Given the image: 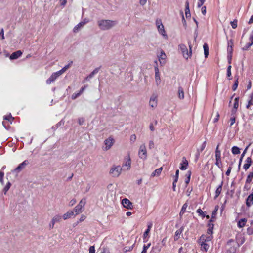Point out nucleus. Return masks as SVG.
Masks as SVG:
<instances>
[{"label":"nucleus","mask_w":253,"mask_h":253,"mask_svg":"<svg viewBox=\"0 0 253 253\" xmlns=\"http://www.w3.org/2000/svg\"><path fill=\"white\" fill-rule=\"evenodd\" d=\"M205 0H199V2H198V7H200L205 2Z\"/></svg>","instance_id":"57"},{"label":"nucleus","mask_w":253,"mask_h":253,"mask_svg":"<svg viewBox=\"0 0 253 253\" xmlns=\"http://www.w3.org/2000/svg\"><path fill=\"white\" fill-rule=\"evenodd\" d=\"M249 98H250V99L248 101V105L246 106V108L247 109H249L251 105H253V93L250 95Z\"/></svg>","instance_id":"35"},{"label":"nucleus","mask_w":253,"mask_h":253,"mask_svg":"<svg viewBox=\"0 0 253 253\" xmlns=\"http://www.w3.org/2000/svg\"><path fill=\"white\" fill-rule=\"evenodd\" d=\"M239 97H236L234 99V109H237L239 106Z\"/></svg>","instance_id":"42"},{"label":"nucleus","mask_w":253,"mask_h":253,"mask_svg":"<svg viewBox=\"0 0 253 253\" xmlns=\"http://www.w3.org/2000/svg\"><path fill=\"white\" fill-rule=\"evenodd\" d=\"M159 60L161 65H164L166 63V55L163 50L161 51L160 54L158 56Z\"/></svg>","instance_id":"13"},{"label":"nucleus","mask_w":253,"mask_h":253,"mask_svg":"<svg viewBox=\"0 0 253 253\" xmlns=\"http://www.w3.org/2000/svg\"><path fill=\"white\" fill-rule=\"evenodd\" d=\"M180 169L181 170H184L187 169L188 165V162L185 157L182 158V163L180 164Z\"/></svg>","instance_id":"15"},{"label":"nucleus","mask_w":253,"mask_h":253,"mask_svg":"<svg viewBox=\"0 0 253 253\" xmlns=\"http://www.w3.org/2000/svg\"><path fill=\"white\" fill-rule=\"evenodd\" d=\"M74 214V211H69L63 215L64 220L67 219Z\"/></svg>","instance_id":"27"},{"label":"nucleus","mask_w":253,"mask_h":253,"mask_svg":"<svg viewBox=\"0 0 253 253\" xmlns=\"http://www.w3.org/2000/svg\"><path fill=\"white\" fill-rule=\"evenodd\" d=\"M231 67H232L231 65H229L227 67V77L229 78V80L231 79V78H230V77L231 76Z\"/></svg>","instance_id":"41"},{"label":"nucleus","mask_w":253,"mask_h":253,"mask_svg":"<svg viewBox=\"0 0 253 253\" xmlns=\"http://www.w3.org/2000/svg\"><path fill=\"white\" fill-rule=\"evenodd\" d=\"M73 63V61H71L69 64H68L67 65H66L65 67H64L61 70H59V72L60 73V74L62 75V74H63L66 70H67L71 66V65H72Z\"/></svg>","instance_id":"31"},{"label":"nucleus","mask_w":253,"mask_h":253,"mask_svg":"<svg viewBox=\"0 0 253 253\" xmlns=\"http://www.w3.org/2000/svg\"><path fill=\"white\" fill-rule=\"evenodd\" d=\"M115 142V140L112 136H110L106 139L104 141V146L103 147V149L104 151H107L111 148Z\"/></svg>","instance_id":"4"},{"label":"nucleus","mask_w":253,"mask_h":253,"mask_svg":"<svg viewBox=\"0 0 253 253\" xmlns=\"http://www.w3.org/2000/svg\"><path fill=\"white\" fill-rule=\"evenodd\" d=\"M231 169H232V167H231V166H230V167L228 168V169H227V171H226V175H227V176H229V174H230V172H231Z\"/></svg>","instance_id":"63"},{"label":"nucleus","mask_w":253,"mask_h":253,"mask_svg":"<svg viewBox=\"0 0 253 253\" xmlns=\"http://www.w3.org/2000/svg\"><path fill=\"white\" fill-rule=\"evenodd\" d=\"M233 40H230L228 41V47H233Z\"/></svg>","instance_id":"58"},{"label":"nucleus","mask_w":253,"mask_h":253,"mask_svg":"<svg viewBox=\"0 0 253 253\" xmlns=\"http://www.w3.org/2000/svg\"><path fill=\"white\" fill-rule=\"evenodd\" d=\"M193 20L195 22V23H196V28L195 30V32H194V40L196 41V38L198 36V32H197V29H198V23L197 22V21L195 19V18H193Z\"/></svg>","instance_id":"39"},{"label":"nucleus","mask_w":253,"mask_h":253,"mask_svg":"<svg viewBox=\"0 0 253 253\" xmlns=\"http://www.w3.org/2000/svg\"><path fill=\"white\" fill-rule=\"evenodd\" d=\"M178 97L180 99H183L184 98V91L182 87H178Z\"/></svg>","instance_id":"29"},{"label":"nucleus","mask_w":253,"mask_h":253,"mask_svg":"<svg viewBox=\"0 0 253 253\" xmlns=\"http://www.w3.org/2000/svg\"><path fill=\"white\" fill-rule=\"evenodd\" d=\"M155 72L156 84L157 86H158L160 84L161 81L160 78V74L159 73L158 68L157 67H155Z\"/></svg>","instance_id":"12"},{"label":"nucleus","mask_w":253,"mask_h":253,"mask_svg":"<svg viewBox=\"0 0 253 253\" xmlns=\"http://www.w3.org/2000/svg\"><path fill=\"white\" fill-rule=\"evenodd\" d=\"M61 219H62V216L61 215H56L53 217L52 220L53 221V222L56 223V222H58L60 221Z\"/></svg>","instance_id":"38"},{"label":"nucleus","mask_w":253,"mask_h":253,"mask_svg":"<svg viewBox=\"0 0 253 253\" xmlns=\"http://www.w3.org/2000/svg\"><path fill=\"white\" fill-rule=\"evenodd\" d=\"M218 210V206H216L215 207V209L212 211L211 219L210 220V221H209L210 222H213V220L212 219L215 218V217L216 216Z\"/></svg>","instance_id":"32"},{"label":"nucleus","mask_w":253,"mask_h":253,"mask_svg":"<svg viewBox=\"0 0 253 253\" xmlns=\"http://www.w3.org/2000/svg\"><path fill=\"white\" fill-rule=\"evenodd\" d=\"M238 85V76L237 77V79L235 82L234 84L233 85V90L234 91L236 90Z\"/></svg>","instance_id":"46"},{"label":"nucleus","mask_w":253,"mask_h":253,"mask_svg":"<svg viewBox=\"0 0 253 253\" xmlns=\"http://www.w3.org/2000/svg\"><path fill=\"white\" fill-rule=\"evenodd\" d=\"M250 40L251 41V43L253 44V30L252 31V34L250 37Z\"/></svg>","instance_id":"64"},{"label":"nucleus","mask_w":253,"mask_h":253,"mask_svg":"<svg viewBox=\"0 0 253 253\" xmlns=\"http://www.w3.org/2000/svg\"><path fill=\"white\" fill-rule=\"evenodd\" d=\"M152 223H150L148 224L147 229L144 233V237H146L148 235V234L150 232V231L152 228Z\"/></svg>","instance_id":"37"},{"label":"nucleus","mask_w":253,"mask_h":253,"mask_svg":"<svg viewBox=\"0 0 253 253\" xmlns=\"http://www.w3.org/2000/svg\"><path fill=\"white\" fill-rule=\"evenodd\" d=\"M181 232L179 230H177L175 233L174 240H177L179 238V236L180 235Z\"/></svg>","instance_id":"49"},{"label":"nucleus","mask_w":253,"mask_h":253,"mask_svg":"<svg viewBox=\"0 0 253 253\" xmlns=\"http://www.w3.org/2000/svg\"><path fill=\"white\" fill-rule=\"evenodd\" d=\"M131 167V159L129 155L127 158H125L124 160V163L123 164L122 168L124 170H128L130 169Z\"/></svg>","instance_id":"6"},{"label":"nucleus","mask_w":253,"mask_h":253,"mask_svg":"<svg viewBox=\"0 0 253 253\" xmlns=\"http://www.w3.org/2000/svg\"><path fill=\"white\" fill-rule=\"evenodd\" d=\"M252 160L251 157H248L245 160V164L243 166V168L246 171L252 164Z\"/></svg>","instance_id":"17"},{"label":"nucleus","mask_w":253,"mask_h":253,"mask_svg":"<svg viewBox=\"0 0 253 253\" xmlns=\"http://www.w3.org/2000/svg\"><path fill=\"white\" fill-rule=\"evenodd\" d=\"M163 169V167H161L159 169H156L151 174V176L154 177L155 176H159L161 174L162 170Z\"/></svg>","instance_id":"28"},{"label":"nucleus","mask_w":253,"mask_h":253,"mask_svg":"<svg viewBox=\"0 0 253 253\" xmlns=\"http://www.w3.org/2000/svg\"><path fill=\"white\" fill-rule=\"evenodd\" d=\"M222 185H223V182H221V184L218 186V187L217 188L216 191H215V196L214 197V199H216L219 195L220 194L222 188Z\"/></svg>","instance_id":"23"},{"label":"nucleus","mask_w":253,"mask_h":253,"mask_svg":"<svg viewBox=\"0 0 253 253\" xmlns=\"http://www.w3.org/2000/svg\"><path fill=\"white\" fill-rule=\"evenodd\" d=\"M158 104V96L156 94H153L150 97L149 101V105L152 108L157 107Z\"/></svg>","instance_id":"8"},{"label":"nucleus","mask_w":253,"mask_h":253,"mask_svg":"<svg viewBox=\"0 0 253 253\" xmlns=\"http://www.w3.org/2000/svg\"><path fill=\"white\" fill-rule=\"evenodd\" d=\"M188 44L189 47V51H188V49L185 44H180L179 45V48L182 52L183 57L186 60L190 57L192 55V45L189 42H188Z\"/></svg>","instance_id":"2"},{"label":"nucleus","mask_w":253,"mask_h":253,"mask_svg":"<svg viewBox=\"0 0 253 253\" xmlns=\"http://www.w3.org/2000/svg\"><path fill=\"white\" fill-rule=\"evenodd\" d=\"M99 28L102 31L108 30L114 27L118 24L116 20L100 19L97 22Z\"/></svg>","instance_id":"1"},{"label":"nucleus","mask_w":253,"mask_h":253,"mask_svg":"<svg viewBox=\"0 0 253 253\" xmlns=\"http://www.w3.org/2000/svg\"><path fill=\"white\" fill-rule=\"evenodd\" d=\"M213 238V236L211 235H202L199 239L198 242H208L211 241Z\"/></svg>","instance_id":"9"},{"label":"nucleus","mask_w":253,"mask_h":253,"mask_svg":"<svg viewBox=\"0 0 253 253\" xmlns=\"http://www.w3.org/2000/svg\"><path fill=\"white\" fill-rule=\"evenodd\" d=\"M198 243L201 246V249L202 251H204L207 252L209 248V245L207 243V242H198Z\"/></svg>","instance_id":"21"},{"label":"nucleus","mask_w":253,"mask_h":253,"mask_svg":"<svg viewBox=\"0 0 253 253\" xmlns=\"http://www.w3.org/2000/svg\"><path fill=\"white\" fill-rule=\"evenodd\" d=\"M203 48L204 50V54L206 58H207L209 55V47L207 43H204L203 45Z\"/></svg>","instance_id":"33"},{"label":"nucleus","mask_w":253,"mask_h":253,"mask_svg":"<svg viewBox=\"0 0 253 253\" xmlns=\"http://www.w3.org/2000/svg\"><path fill=\"white\" fill-rule=\"evenodd\" d=\"M28 164L29 162L27 160L24 161L22 163L19 164L17 168L15 169L14 171L18 172L20 171Z\"/></svg>","instance_id":"14"},{"label":"nucleus","mask_w":253,"mask_h":253,"mask_svg":"<svg viewBox=\"0 0 253 253\" xmlns=\"http://www.w3.org/2000/svg\"><path fill=\"white\" fill-rule=\"evenodd\" d=\"M61 75L59 71L53 73L51 76L46 80V83L48 84H50L52 82L54 81L59 76Z\"/></svg>","instance_id":"10"},{"label":"nucleus","mask_w":253,"mask_h":253,"mask_svg":"<svg viewBox=\"0 0 253 253\" xmlns=\"http://www.w3.org/2000/svg\"><path fill=\"white\" fill-rule=\"evenodd\" d=\"M252 171L247 176L246 183H250L253 178V167L252 169Z\"/></svg>","instance_id":"26"},{"label":"nucleus","mask_w":253,"mask_h":253,"mask_svg":"<svg viewBox=\"0 0 253 253\" xmlns=\"http://www.w3.org/2000/svg\"><path fill=\"white\" fill-rule=\"evenodd\" d=\"M99 71V68H95L88 76H87L84 80V82L86 81H89L95 74H97Z\"/></svg>","instance_id":"20"},{"label":"nucleus","mask_w":253,"mask_h":253,"mask_svg":"<svg viewBox=\"0 0 253 253\" xmlns=\"http://www.w3.org/2000/svg\"><path fill=\"white\" fill-rule=\"evenodd\" d=\"M232 152L233 154L237 155L240 153V150L238 147L233 146L232 148Z\"/></svg>","instance_id":"34"},{"label":"nucleus","mask_w":253,"mask_h":253,"mask_svg":"<svg viewBox=\"0 0 253 253\" xmlns=\"http://www.w3.org/2000/svg\"><path fill=\"white\" fill-rule=\"evenodd\" d=\"M132 248H132V247H129V248H128V247H125V248L123 249V250H124V252H127V251H129L131 250Z\"/></svg>","instance_id":"61"},{"label":"nucleus","mask_w":253,"mask_h":253,"mask_svg":"<svg viewBox=\"0 0 253 253\" xmlns=\"http://www.w3.org/2000/svg\"><path fill=\"white\" fill-rule=\"evenodd\" d=\"M156 25L159 33L162 34L163 36L167 37L164 27L160 20H157L156 21Z\"/></svg>","instance_id":"7"},{"label":"nucleus","mask_w":253,"mask_h":253,"mask_svg":"<svg viewBox=\"0 0 253 253\" xmlns=\"http://www.w3.org/2000/svg\"><path fill=\"white\" fill-rule=\"evenodd\" d=\"M136 139V136L135 134H132L130 136V140L131 142H134Z\"/></svg>","instance_id":"52"},{"label":"nucleus","mask_w":253,"mask_h":253,"mask_svg":"<svg viewBox=\"0 0 253 253\" xmlns=\"http://www.w3.org/2000/svg\"><path fill=\"white\" fill-rule=\"evenodd\" d=\"M83 208L81 206L77 205L74 208V212H76V214H78L83 211Z\"/></svg>","instance_id":"30"},{"label":"nucleus","mask_w":253,"mask_h":253,"mask_svg":"<svg viewBox=\"0 0 253 253\" xmlns=\"http://www.w3.org/2000/svg\"><path fill=\"white\" fill-rule=\"evenodd\" d=\"M238 21L237 19H234L233 21L230 22L231 25L233 29H235L237 27Z\"/></svg>","instance_id":"43"},{"label":"nucleus","mask_w":253,"mask_h":253,"mask_svg":"<svg viewBox=\"0 0 253 253\" xmlns=\"http://www.w3.org/2000/svg\"><path fill=\"white\" fill-rule=\"evenodd\" d=\"M216 162L215 165L220 169L222 168V162L220 154H215Z\"/></svg>","instance_id":"16"},{"label":"nucleus","mask_w":253,"mask_h":253,"mask_svg":"<svg viewBox=\"0 0 253 253\" xmlns=\"http://www.w3.org/2000/svg\"><path fill=\"white\" fill-rule=\"evenodd\" d=\"M122 204L126 209H132L133 208L132 203L126 198H124L122 200Z\"/></svg>","instance_id":"11"},{"label":"nucleus","mask_w":253,"mask_h":253,"mask_svg":"<svg viewBox=\"0 0 253 253\" xmlns=\"http://www.w3.org/2000/svg\"><path fill=\"white\" fill-rule=\"evenodd\" d=\"M151 245L150 243L148 244L147 245H144L143 246V249L141 253H146L147 249L150 247Z\"/></svg>","instance_id":"45"},{"label":"nucleus","mask_w":253,"mask_h":253,"mask_svg":"<svg viewBox=\"0 0 253 253\" xmlns=\"http://www.w3.org/2000/svg\"><path fill=\"white\" fill-rule=\"evenodd\" d=\"M152 249L154 251H156V252L158 253L161 251V247H160L158 246H156L155 247H153Z\"/></svg>","instance_id":"51"},{"label":"nucleus","mask_w":253,"mask_h":253,"mask_svg":"<svg viewBox=\"0 0 253 253\" xmlns=\"http://www.w3.org/2000/svg\"><path fill=\"white\" fill-rule=\"evenodd\" d=\"M185 15L186 17H190V9L188 8H185Z\"/></svg>","instance_id":"59"},{"label":"nucleus","mask_w":253,"mask_h":253,"mask_svg":"<svg viewBox=\"0 0 253 253\" xmlns=\"http://www.w3.org/2000/svg\"><path fill=\"white\" fill-rule=\"evenodd\" d=\"M85 201L84 200H82L80 201L79 203L78 204L79 206H81L82 208H83L85 205Z\"/></svg>","instance_id":"56"},{"label":"nucleus","mask_w":253,"mask_h":253,"mask_svg":"<svg viewBox=\"0 0 253 253\" xmlns=\"http://www.w3.org/2000/svg\"><path fill=\"white\" fill-rule=\"evenodd\" d=\"M139 3L141 5L143 6L146 4L147 0H139Z\"/></svg>","instance_id":"60"},{"label":"nucleus","mask_w":253,"mask_h":253,"mask_svg":"<svg viewBox=\"0 0 253 253\" xmlns=\"http://www.w3.org/2000/svg\"><path fill=\"white\" fill-rule=\"evenodd\" d=\"M247 221L246 218L241 219L238 222V226L239 228H242L245 226V224Z\"/></svg>","instance_id":"24"},{"label":"nucleus","mask_w":253,"mask_h":253,"mask_svg":"<svg viewBox=\"0 0 253 253\" xmlns=\"http://www.w3.org/2000/svg\"><path fill=\"white\" fill-rule=\"evenodd\" d=\"M206 146V141H205L203 142L200 149H199V152H202V151H203L204 149L205 148Z\"/></svg>","instance_id":"55"},{"label":"nucleus","mask_w":253,"mask_h":253,"mask_svg":"<svg viewBox=\"0 0 253 253\" xmlns=\"http://www.w3.org/2000/svg\"><path fill=\"white\" fill-rule=\"evenodd\" d=\"M188 207V203H185L182 206V208H181V211L180 212V215L181 216L182 214H183L185 211H186V209L187 208V207Z\"/></svg>","instance_id":"40"},{"label":"nucleus","mask_w":253,"mask_h":253,"mask_svg":"<svg viewBox=\"0 0 253 253\" xmlns=\"http://www.w3.org/2000/svg\"><path fill=\"white\" fill-rule=\"evenodd\" d=\"M197 212L199 214V215L201 216L202 217H205V214L201 209H197Z\"/></svg>","instance_id":"47"},{"label":"nucleus","mask_w":253,"mask_h":253,"mask_svg":"<svg viewBox=\"0 0 253 253\" xmlns=\"http://www.w3.org/2000/svg\"><path fill=\"white\" fill-rule=\"evenodd\" d=\"M253 45L252 43H248L246 44L242 48L243 50H247Z\"/></svg>","instance_id":"44"},{"label":"nucleus","mask_w":253,"mask_h":253,"mask_svg":"<svg viewBox=\"0 0 253 253\" xmlns=\"http://www.w3.org/2000/svg\"><path fill=\"white\" fill-rule=\"evenodd\" d=\"M89 253H95V247L94 246H91L89 247Z\"/></svg>","instance_id":"53"},{"label":"nucleus","mask_w":253,"mask_h":253,"mask_svg":"<svg viewBox=\"0 0 253 253\" xmlns=\"http://www.w3.org/2000/svg\"><path fill=\"white\" fill-rule=\"evenodd\" d=\"M85 25V22H80L73 29L74 33H77Z\"/></svg>","instance_id":"22"},{"label":"nucleus","mask_w":253,"mask_h":253,"mask_svg":"<svg viewBox=\"0 0 253 253\" xmlns=\"http://www.w3.org/2000/svg\"><path fill=\"white\" fill-rule=\"evenodd\" d=\"M22 54V53L20 50H18L11 54V55L10 56V59L11 60L17 59L18 57L21 56Z\"/></svg>","instance_id":"19"},{"label":"nucleus","mask_w":253,"mask_h":253,"mask_svg":"<svg viewBox=\"0 0 253 253\" xmlns=\"http://www.w3.org/2000/svg\"><path fill=\"white\" fill-rule=\"evenodd\" d=\"M4 174L3 172H2V171L0 172V182L1 183V184H2V185L4 184L3 179Z\"/></svg>","instance_id":"50"},{"label":"nucleus","mask_w":253,"mask_h":253,"mask_svg":"<svg viewBox=\"0 0 253 253\" xmlns=\"http://www.w3.org/2000/svg\"><path fill=\"white\" fill-rule=\"evenodd\" d=\"M253 205V193L250 194L246 199V205L248 207H251Z\"/></svg>","instance_id":"18"},{"label":"nucleus","mask_w":253,"mask_h":253,"mask_svg":"<svg viewBox=\"0 0 253 253\" xmlns=\"http://www.w3.org/2000/svg\"><path fill=\"white\" fill-rule=\"evenodd\" d=\"M138 155L140 159L145 160L147 158V150L145 145L142 144L139 147Z\"/></svg>","instance_id":"5"},{"label":"nucleus","mask_w":253,"mask_h":253,"mask_svg":"<svg viewBox=\"0 0 253 253\" xmlns=\"http://www.w3.org/2000/svg\"><path fill=\"white\" fill-rule=\"evenodd\" d=\"M154 147V143L152 140H151L149 142V148L151 149L153 148Z\"/></svg>","instance_id":"54"},{"label":"nucleus","mask_w":253,"mask_h":253,"mask_svg":"<svg viewBox=\"0 0 253 253\" xmlns=\"http://www.w3.org/2000/svg\"><path fill=\"white\" fill-rule=\"evenodd\" d=\"M11 185V184L10 182H8L6 185V186L4 187L3 189V192L4 194H6V192L8 191L9 189L10 186Z\"/></svg>","instance_id":"36"},{"label":"nucleus","mask_w":253,"mask_h":253,"mask_svg":"<svg viewBox=\"0 0 253 253\" xmlns=\"http://www.w3.org/2000/svg\"><path fill=\"white\" fill-rule=\"evenodd\" d=\"M201 11L203 15H205L206 13V7L205 6H203L201 8Z\"/></svg>","instance_id":"62"},{"label":"nucleus","mask_w":253,"mask_h":253,"mask_svg":"<svg viewBox=\"0 0 253 253\" xmlns=\"http://www.w3.org/2000/svg\"><path fill=\"white\" fill-rule=\"evenodd\" d=\"M208 226H209V228L207 229L206 234L212 235V233H213V229L214 225L213 223H209L208 224Z\"/></svg>","instance_id":"25"},{"label":"nucleus","mask_w":253,"mask_h":253,"mask_svg":"<svg viewBox=\"0 0 253 253\" xmlns=\"http://www.w3.org/2000/svg\"><path fill=\"white\" fill-rule=\"evenodd\" d=\"M235 121H236V116L233 115V116H232L230 119V126H231L235 123Z\"/></svg>","instance_id":"48"},{"label":"nucleus","mask_w":253,"mask_h":253,"mask_svg":"<svg viewBox=\"0 0 253 253\" xmlns=\"http://www.w3.org/2000/svg\"><path fill=\"white\" fill-rule=\"evenodd\" d=\"M123 168L120 166L114 165L110 170L109 173L113 177H118L121 173Z\"/></svg>","instance_id":"3"}]
</instances>
